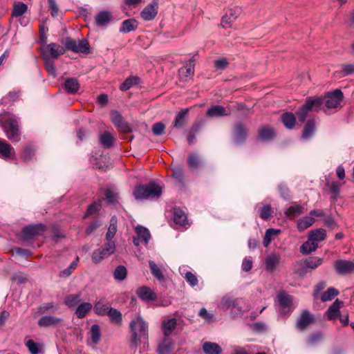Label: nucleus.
I'll return each instance as SVG.
<instances>
[{
  "label": "nucleus",
  "mask_w": 354,
  "mask_h": 354,
  "mask_svg": "<svg viewBox=\"0 0 354 354\" xmlns=\"http://www.w3.org/2000/svg\"><path fill=\"white\" fill-rule=\"evenodd\" d=\"M106 315L109 317L110 321L118 325L121 326L122 322V313L117 309L110 307Z\"/></svg>",
  "instance_id": "nucleus-32"
},
{
  "label": "nucleus",
  "mask_w": 354,
  "mask_h": 354,
  "mask_svg": "<svg viewBox=\"0 0 354 354\" xmlns=\"http://www.w3.org/2000/svg\"><path fill=\"white\" fill-rule=\"evenodd\" d=\"M315 321L314 315L308 310H302L300 316L297 319L296 328L301 330H305L310 324Z\"/></svg>",
  "instance_id": "nucleus-11"
},
{
  "label": "nucleus",
  "mask_w": 354,
  "mask_h": 354,
  "mask_svg": "<svg viewBox=\"0 0 354 354\" xmlns=\"http://www.w3.org/2000/svg\"><path fill=\"white\" fill-rule=\"evenodd\" d=\"M138 28V22L135 19H129L122 21L120 32L122 33H128L136 30Z\"/></svg>",
  "instance_id": "nucleus-29"
},
{
  "label": "nucleus",
  "mask_w": 354,
  "mask_h": 354,
  "mask_svg": "<svg viewBox=\"0 0 354 354\" xmlns=\"http://www.w3.org/2000/svg\"><path fill=\"white\" fill-rule=\"evenodd\" d=\"M323 104L322 97H308L299 110L297 112L298 120L304 122L310 111H318Z\"/></svg>",
  "instance_id": "nucleus-4"
},
{
  "label": "nucleus",
  "mask_w": 354,
  "mask_h": 354,
  "mask_svg": "<svg viewBox=\"0 0 354 354\" xmlns=\"http://www.w3.org/2000/svg\"><path fill=\"white\" fill-rule=\"evenodd\" d=\"M187 166L192 171L199 169L203 165V158L196 153H190L187 157Z\"/></svg>",
  "instance_id": "nucleus-16"
},
{
  "label": "nucleus",
  "mask_w": 354,
  "mask_h": 354,
  "mask_svg": "<svg viewBox=\"0 0 354 354\" xmlns=\"http://www.w3.org/2000/svg\"><path fill=\"white\" fill-rule=\"evenodd\" d=\"M42 59L44 60V67L48 71V74L54 77H56L57 71L54 64V62L51 59H49L48 55L46 54L44 55V58Z\"/></svg>",
  "instance_id": "nucleus-44"
},
{
  "label": "nucleus",
  "mask_w": 354,
  "mask_h": 354,
  "mask_svg": "<svg viewBox=\"0 0 354 354\" xmlns=\"http://www.w3.org/2000/svg\"><path fill=\"white\" fill-rule=\"evenodd\" d=\"M193 62L194 58L189 60V64H187L185 66L179 70L180 73L185 75V76L187 77H192L194 73V64L192 63Z\"/></svg>",
  "instance_id": "nucleus-50"
},
{
  "label": "nucleus",
  "mask_w": 354,
  "mask_h": 354,
  "mask_svg": "<svg viewBox=\"0 0 354 354\" xmlns=\"http://www.w3.org/2000/svg\"><path fill=\"white\" fill-rule=\"evenodd\" d=\"M243 303V301L241 298H236L234 304L230 308V315L232 317H241L243 315L245 310L242 306Z\"/></svg>",
  "instance_id": "nucleus-25"
},
{
  "label": "nucleus",
  "mask_w": 354,
  "mask_h": 354,
  "mask_svg": "<svg viewBox=\"0 0 354 354\" xmlns=\"http://www.w3.org/2000/svg\"><path fill=\"white\" fill-rule=\"evenodd\" d=\"M129 328L131 334V343L137 346L141 341H147L149 336V325L140 315L133 318L130 324Z\"/></svg>",
  "instance_id": "nucleus-2"
},
{
  "label": "nucleus",
  "mask_w": 354,
  "mask_h": 354,
  "mask_svg": "<svg viewBox=\"0 0 354 354\" xmlns=\"http://www.w3.org/2000/svg\"><path fill=\"white\" fill-rule=\"evenodd\" d=\"M339 294V291L335 288H329L326 292H324L321 299L323 301H327L332 300L335 296Z\"/></svg>",
  "instance_id": "nucleus-57"
},
{
  "label": "nucleus",
  "mask_w": 354,
  "mask_h": 354,
  "mask_svg": "<svg viewBox=\"0 0 354 354\" xmlns=\"http://www.w3.org/2000/svg\"><path fill=\"white\" fill-rule=\"evenodd\" d=\"M230 113L225 107L221 105H214L209 107L206 112V115L209 118H219L227 116Z\"/></svg>",
  "instance_id": "nucleus-19"
},
{
  "label": "nucleus",
  "mask_w": 354,
  "mask_h": 354,
  "mask_svg": "<svg viewBox=\"0 0 354 354\" xmlns=\"http://www.w3.org/2000/svg\"><path fill=\"white\" fill-rule=\"evenodd\" d=\"M158 0H153L140 12L141 17L145 21L153 20L158 14Z\"/></svg>",
  "instance_id": "nucleus-13"
},
{
  "label": "nucleus",
  "mask_w": 354,
  "mask_h": 354,
  "mask_svg": "<svg viewBox=\"0 0 354 354\" xmlns=\"http://www.w3.org/2000/svg\"><path fill=\"white\" fill-rule=\"evenodd\" d=\"M91 339L94 344L99 343L101 339V329L98 324H93L91 326Z\"/></svg>",
  "instance_id": "nucleus-46"
},
{
  "label": "nucleus",
  "mask_w": 354,
  "mask_h": 354,
  "mask_svg": "<svg viewBox=\"0 0 354 354\" xmlns=\"http://www.w3.org/2000/svg\"><path fill=\"white\" fill-rule=\"evenodd\" d=\"M334 268L339 274H346L354 272V262L348 260H337Z\"/></svg>",
  "instance_id": "nucleus-12"
},
{
  "label": "nucleus",
  "mask_w": 354,
  "mask_h": 354,
  "mask_svg": "<svg viewBox=\"0 0 354 354\" xmlns=\"http://www.w3.org/2000/svg\"><path fill=\"white\" fill-rule=\"evenodd\" d=\"M64 88L68 93L75 94L80 88V84L76 78L69 77L65 80Z\"/></svg>",
  "instance_id": "nucleus-27"
},
{
  "label": "nucleus",
  "mask_w": 354,
  "mask_h": 354,
  "mask_svg": "<svg viewBox=\"0 0 354 354\" xmlns=\"http://www.w3.org/2000/svg\"><path fill=\"white\" fill-rule=\"evenodd\" d=\"M65 52L64 48L56 43L47 44L41 49V57L44 58L45 54L48 55L49 59H57L59 55Z\"/></svg>",
  "instance_id": "nucleus-10"
},
{
  "label": "nucleus",
  "mask_w": 354,
  "mask_h": 354,
  "mask_svg": "<svg viewBox=\"0 0 354 354\" xmlns=\"http://www.w3.org/2000/svg\"><path fill=\"white\" fill-rule=\"evenodd\" d=\"M34 156L35 149L32 147L27 146L24 148L22 153V158L25 162H28L32 160Z\"/></svg>",
  "instance_id": "nucleus-62"
},
{
  "label": "nucleus",
  "mask_w": 354,
  "mask_h": 354,
  "mask_svg": "<svg viewBox=\"0 0 354 354\" xmlns=\"http://www.w3.org/2000/svg\"><path fill=\"white\" fill-rule=\"evenodd\" d=\"M149 266L151 270V274L156 277L158 281H162L164 279V275L161 270L153 261H149Z\"/></svg>",
  "instance_id": "nucleus-51"
},
{
  "label": "nucleus",
  "mask_w": 354,
  "mask_h": 354,
  "mask_svg": "<svg viewBox=\"0 0 354 354\" xmlns=\"http://www.w3.org/2000/svg\"><path fill=\"white\" fill-rule=\"evenodd\" d=\"M174 221L180 225H185L187 221L185 213L180 208H174Z\"/></svg>",
  "instance_id": "nucleus-39"
},
{
  "label": "nucleus",
  "mask_w": 354,
  "mask_h": 354,
  "mask_svg": "<svg viewBox=\"0 0 354 354\" xmlns=\"http://www.w3.org/2000/svg\"><path fill=\"white\" fill-rule=\"evenodd\" d=\"M19 97V92L10 91L1 100L2 103L8 104L10 102H14L18 100Z\"/></svg>",
  "instance_id": "nucleus-61"
},
{
  "label": "nucleus",
  "mask_w": 354,
  "mask_h": 354,
  "mask_svg": "<svg viewBox=\"0 0 354 354\" xmlns=\"http://www.w3.org/2000/svg\"><path fill=\"white\" fill-rule=\"evenodd\" d=\"M184 278L186 281L192 286L194 287L198 284V279L196 276L193 274L192 272L187 271L185 274Z\"/></svg>",
  "instance_id": "nucleus-64"
},
{
  "label": "nucleus",
  "mask_w": 354,
  "mask_h": 354,
  "mask_svg": "<svg viewBox=\"0 0 354 354\" xmlns=\"http://www.w3.org/2000/svg\"><path fill=\"white\" fill-rule=\"evenodd\" d=\"M64 46L67 50L75 53H88L90 51L89 44L84 39L77 41L70 37H67L65 40Z\"/></svg>",
  "instance_id": "nucleus-6"
},
{
  "label": "nucleus",
  "mask_w": 354,
  "mask_h": 354,
  "mask_svg": "<svg viewBox=\"0 0 354 354\" xmlns=\"http://www.w3.org/2000/svg\"><path fill=\"white\" fill-rule=\"evenodd\" d=\"M109 252H106L104 248H99L97 250H95L91 256V259L93 263H100L103 259L107 258L109 257Z\"/></svg>",
  "instance_id": "nucleus-41"
},
{
  "label": "nucleus",
  "mask_w": 354,
  "mask_h": 354,
  "mask_svg": "<svg viewBox=\"0 0 354 354\" xmlns=\"http://www.w3.org/2000/svg\"><path fill=\"white\" fill-rule=\"evenodd\" d=\"M78 261H79V258L77 257L75 259V261H73L71 264L70 266L66 268V269L63 270L60 274H59V277H69L72 272L75 270V268H77V263H78Z\"/></svg>",
  "instance_id": "nucleus-58"
},
{
  "label": "nucleus",
  "mask_w": 354,
  "mask_h": 354,
  "mask_svg": "<svg viewBox=\"0 0 354 354\" xmlns=\"http://www.w3.org/2000/svg\"><path fill=\"white\" fill-rule=\"evenodd\" d=\"M176 327V319L175 318L164 320L162 322V329L165 336H169Z\"/></svg>",
  "instance_id": "nucleus-34"
},
{
  "label": "nucleus",
  "mask_w": 354,
  "mask_h": 354,
  "mask_svg": "<svg viewBox=\"0 0 354 354\" xmlns=\"http://www.w3.org/2000/svg\"><path fill=\"white\" fill-rule=\"evenodd\" d=\"M304 212V206L297 202H292L291 205L285 211V215L290 220L301 215Z\"/></svg>",
  "instance_id": "nucleus-17"
},
{
  "label": "nucleus",
  "mask_w": 354,
  "mask_h": 354,
  "mask_svg": "<svg viewBox=\"0 0 354 354\" xmlns=\"http://www.w3.org/2000/svg\"><path fill=\"white\" fill-rule=\"evenodd\" d=\"M12 150L10 144L0 139V153L4 157H9Z\"/></svg>",
  "instance_id": "nucleus-59"
},
{
  "label": "nucleus",
  "mask_w": 354,
  "mask_h": 354,
  "mask_svg": "<svg viewBox=\"0 0 354 354\" xmlns=\"http://www.w3.org/2000/svg\"><path fill=\"white\" fill-rule=\"evenodd\" d=\"M203 351L205 354H221L222 348L216 343L207 342L203 345Z\"/></svg>",
  "instance_id": "nucleus-31"
},
{
  "label": "nucleus",
  "mask_w": 354,
  "mask_h": 354,
  "mask_svg": "<svg viewBox=\"0 0 354 354\" xmlns=\"http://www.w3.org/2000/svg\"><path fill=\"white\" fill-rule=\"evenodd\" d=\"M162 193V187L153 181L147 184L137 185L133 195L137 201L155 199L160 197Z\"/></svg>",
  "instance_id": "nucleus-3"
},
{
  "label": "nucleus",
  "mask_w": 354,
  "mask_h": 354,
  "mask_svg": "<svg viewBox=\"0 0 354 354\" xmlns=\"http://www.w3.org/2000/svg\"><path fill=\"white\" fill-rule=\"evenodd\" d=\"M249 129L242 122H236L233 128L234 142L241 145L245 142L248 136Z\"/></svg>",
  "instance_id": "nucleus-7"
},
{
  "label": "nucleus",
  "mask_w": 354,
  "mask_h": 354,
  "mask_svg": "<svg viewBox=\"0 0 354 354\" xmlns=\"http://www.w3.org/2000/svg\"><path fill=\"white\" fill-rule=\"evenodd\" d=\"M136 232L137 236L140 238L145 244H147L149 243L151 239V234L147 228L138 225L136 228Z\"/></svg>",
  "instance_id": "nucleus-42"
},
{
  "label": "nucleus",
  "mask_w": 354,
  "mask_h": 354,
  "mask_svg": "<svg viewBox=\"0 0 354 354\" xmlns=\"http://www.w3.org/2000/svg\"><path fill=\"white\" fill-rule=\"evenodd\" d=\"M272 216V208L270 205H263L260 209V217L263 220H268Z\"/></svg>",
  "instance_id": "nucleus-63"
},
{
  "label": "nucleus",
  "mask_w": 354,
  "mask_h": 354,
  "mask_svg": "<svg viewBox=\"0 0 354 354\" xmlns=\"http://www.w3.org/2000/svg\"><path fill=\"white\" fill-rule=\"evenodd\" d=\"M80 294H71L65 297L64 304L69 308L77 306L81 301Z\"/></svg>",
  "instance_id": "nucleus-45"
},
{
  "label": "nucleus",
  "mask_w": 354,
  "mask_h": 354,
  "mask_svg": "<svg viewBox=\"0 0 354 354\" xmlns=\"http://www.w3.org/2000/svg\"><path fill=\"white\" fill-rule=\"evenodd\" d=\"M110 307L107 304H104L101 301H97L95 304L93 310L95 313L100 316H105Z\"/></svg>",
  "instance_id": "nucleus-53"
},
{
  "label": "nucleus",
  "mask_w": 354,
  "mask_h": 354,
  "mask_svg": "<svg viewBox=\"0 0 354 354\" xmlns=\"http://www.w3.org/2000/svg\"><path fill=\"white\" fill-rule=\"evenodd\" d=\"M317 247V243L308 240L302 244L300 248V252L304 254H308L316 250Z\"/></svg>",
  "instance_id": "nucleus-48"
},
{
  "label": "nucleus",
  "mask_w": 354,
  "mask_h": 354,
  "mask_svg": "<svg viewBox=\"0 0 354 354\" xmlns=\"http://www.w3.org/2000/svg\"><path fill=\"white\" fill-rule=\"evenodd\" d=\"M0 127L7 138L11 142H18L20 141V127L19 120L15 116L8 113L0 114Z\"/></svg>",
  "instance_id": "nucleus-1"
},
{
  "label": "nucleus",
  "mask_w": 354,
  "mask_h": 354,
  "mask_svg": "<svg viewBox=\"0 0 354 354\" xmlns=\"http://www.w3.org/2000/svg\"><path fill=\"white\" fill-rule=\"evenodd\" d=\"M111 120L115 127L120 131L130 133L132 131L131 125L123 118L122 115L117 111L110 112Z\"/></svg>",
  "instance_id": "nucleus-9"
},
{
  "label": "nucleus",
  "mask_w": 354,
  "mask_h": 354,
  "mask_svg": "<svg viewBox=\"0 0 354 354\" xmlns=\"http://www.w3.org/2000/svg\"><path fill=\"white\" fill-rule=\"evenodd\" d=\"M138 83V78L137 77L131 76L127 77L123 83L120 86L121 91H127L131 88L133 86Z\"/></svg>",
  "instance_id": "nucleus-54"
},
{
  "label": "nucleus",
  "mask_w": 354,
  "mask_h": 354,
  "mask_svg": "<svg viewBox=\"0 0 354 354\" xmlns=\"http://www.w3.org/2000/svg\"><path fill=\"white\" fill-rule=\"evenodd\" d=\"M189 109L185 108L181 109L176 115L174 121V128L176 129H183L187 124V118L189 115Z\"/></svg>",
  "instance_id": "nucleus-18"
},
{
  "label": "nucleus",
  "mask_w": 354,
  "mask_h": 354,
  "mask_svg": "<svg viewBox=\"0 0 354 354\" xmlns=\"http://www.w3.org/2000/svg\"><path fill=\"white\" fill-rule=\"evenodd\" d=\"M344 97L343 93L339 89H335L332 92H328L323 100V104L327 109H335L340 105Z\"/></svg>",
  "instance_id": "nucleus-8"
},
{
  "label": "nucleus",
  "mask_w": 354,
  "mask_h": 354,
  "mask_svg": "<svg viewBox=\"0 0 354 354\" xmlns=\"http://www.w3.org/2000/svg\"><path fill=\"white\" fill-rule=\"evenodd\" d=\"M95 22L98 26L107 25L112 19V15L109 11H100L95 15Z\"/></svg>",
  "instance_id": "nucleus-23"
},
{
  "label": "nucleus",
  "mask_w": 354,
  "mask_h": 354,
  "mask_svg": "<svg viewBox=\"0 0 354 354\" xmlns=\"http://www.w3.org/2000/svg\"><path fill=\"white\" fill-rule=\"evenodd\" d=\"M116 232H117L116 221H114V220L112 218L111 220V223H110L109 227L108 228V231L106 234L105 239L106 240H113V238L115 235Z\"/></svg>",
  "instance_id": "nucleus-60"
},
{
  "label": "nucleus",
  "mask_w": 354,
  "mask_h": 354,
  "mask_svg": "<svg viewBox=\"0 0 354 354\" xmlns=\"http://www.w3.org/2000/svg\"><path fill=\"white\" fill-rule=\"evenodd\" d=\"M27 10V6L21 2L15 3L12 10V16L18 17L24 15Z\"/></svg>",
  "instance_id": "nucleus-56"
},
{
  "label": "nucleus",
  "mask_w": 354,
  "mask_h": 354,
  "mask_svg": "<svg viewBox=\"0 0 354 354\" xmlns=\"http://www.w3.org/2000/svg\"><path fill=\"white\" fill-rule=\"evenodd\" d=\"M173 351L172 342L168 338H165L158 344L157 353L158 354H171Z\"/></svg>",
  "instance_id": "nucleus-30"
},
{
  "label": "nucleus",
  "mask_w": 354,
  "mask_h": 354,
  "mask_svg": "<svg viewBox=\"0 0 354 354\" xmlns=\"http://www.w3.org/2000/svg\"><path fill=\"white\" fill-rule=\"evenodd\" d=\"M138 297L144 301H155L157 299L156 294L149 287L142 286L137 290Z\"/></svg>",
  "instance_id": "nucleus-20"
},
{
  "label": "nucleus",
  "mask_w": 354,
  "mask_h": 354,
  "mask_svg": "<svg viewBox=\"0 0 354 354\" xmlns=\"http://www.w3.org/2000/svg\"><path fill=\"white\" fill-rule=\"evenodd\" d=\"M46 230V226L42 223H37L25 226L21 230V239L30 241L41 235Z\"/></svg>",
  "instance_id": "nucleus-5"
},
{
  "label": "nucleus",
  "mask_w": 354,
  "mask_h": 354,
  "mask_svg": "<svg viewBox=\"0 0 354 354\" xmlns=\"http://www.w3.org/2000/svg\"><path fill=\"white\" fill-rule=\"evenodd\" d=\"M92 309V304L88 302H84L80 304L75 310V315L79 319L86 317V314Z\"/></svg>",
  "instance_id": "nucleus-37"
},
{
  "label": "nucleus",
  "mask_w": 354,
  "mask_h": 354,
  "mask_svg": "<svg viewBox=\"0 0 354 354\" xmlns=\"http://www.w3.org/2000/svg\"><path fill=\"white\" fill-rule=\"evenodd\" d=\"M342 305L343 302L342 301H339L338 299H336L326 312L328 319L333 320L336 318Z\"/></svg>",
  "instance_id": "nucleus-22"
},
{
  "label": "nucleus",
  "mask_w": 354,
  "mask_h": 354,
  "mask_svg": "<svg viewBox=\"0 0 354 354\" xmlns=\"http://www.w3.org/2000/svg\"><path fill=\"white\" fill-rule=\"evenodd\" d=\"M236 298L230 295H225L222 297L220 303L218 305V308L223 310H227L233 306Z\"/></svg>",
  "instance_id": "nucleus-38"
},
{
  "label": "nucleus",
  "mask_w": 354,
  "mask_h": 354,
  "mask_svg": "<svg viewBox=\"0 0 354 354\" xmlns=\"http://www.w3.org/2000/svg\"><path fill=\"white\" fill-rule=\"evenodd\" d=\"M315 131V119L308 120L304 128L301 138L309 139L312 137Z\"/></svg>",
  "instance_id": "nucleus-28"
},
{
  "label": "nucleus",
  "mask_w": 354,
  "mask_h": 354,
  "mask_svg": "<svg viewBox=\"0 0 354 354\" xmlns=\"http://www.w3.org/2000/svg\"><path fill=\"white\" fill-rule=\"evenodd\" d=\"M62 319L51 315L43 316L41 317L37 324L40 327H50L56 326L62 322Z\"/></svg>",
  "instance_id": "nucleus-21"
},
{
  "label": "nucleus",
  "mask_w": 354,
  "mask_h": 354,
  "mask_svg": "<svg viewBox=\"0 0 354 354\" xmlns=\"http://www.w3.org/2000/svg\"><path fill=\"white\" fill-rule=\"evenodd\" d=\"M326 236V230L319 228L315 230H311L309 232L308 239L310 241L317 243V241H322L325 239Z\"/></svg>",
  "instance_id": "nucleus-35"
},
{
  "label": "nucleus",
  "mask_w": 354,
  "mask_h": 354,
  "mask_svg": "<svg viewBox=\"0 0 354 354\" xmlns=\"http://www.w3.org/2000/svg\"><path fill=\"white\" fill-rule=\"evenodd\" d=\"M241 12V8L235 7L230 9L222 17L221 25L223 27L231 26L232 22L235 21Z\"/></svg>",
  "instance_id": "nucleus-14"
},
{
  "label": "nucleus",
  "mask_w": 354,
  "mask_h": 354,
  "mask_svg": "<svg viewBox=\"0 0 354 354\" xmlns=\"http://www.w3.org/2000/svg\"><path fill=\"white\" fill-rule=\"evenodd\" d=\"M102 207V201L98 200L91 203L87 208L84 218L97 214Z\"/></svg>",
  "instance_id": "nucleus-47"
},
{
  "label": "nucleus",
  "mask_w": 354,
  "mask_h": 354,
  "mask_svg": "<svg viewBox=\"0 0 354 354\" xmlns=\"http://www.w3.org/2000/svg\"><path fill=\"white\" fill-rule=\"evenodd\" d=\"M276 134L272 127L263 126L259 131V137L262 140H270L275 137Z\"/></svg>",
  "instance_id": "nucleus-26"
},
{
  "label": "nucleus",
  "mask_w": 354,
  "mask_h": 354,
  "mask_svg": "<svg viewBox=\"0 0 354 354\" xmlns=\"http://www.w3.org/2000/svg\"><path fill=\"white\" fill-rule=\"evenodd\" d=\"M303 261L304 265L308 268L315 269L322 263L323 259L316 257H310L305 259Z\"/></svg>",
  "instance_id": "nucleus-43"
},
{
  "label": "nucleus",
  "mask_w": 354,
  "mask_h": 354,
  "mask_svg": "<svg viewBox=\"0 0 354 354\" xmlns=\"http://www.w3.org/2000/svg\"><path fill=\"white\" fill-rule=\"evenodd\" d=\"M280 230H275L273 228L268 229L266 232L263 241V244L264 247L267 248L270 245L272 239V237L278 235L280 233Z\"/></svg>",
  "instance_id": "nucleus-49"
},
{
  "label": "nucleus",
  "mask_w": 354,
  "mask_h": 354,
  "mask_svg": "<svg viewBox=\"0 0 354 354\" xmlns=\"http://www.w3.org/2000/svg\"><path fill=\"white\" fill-rule=\"evenodd\" d=\"M278 300L280 306V313L283 315L288 313L290 312L289 308L292 302V297L284 292H281L278 295Z\"/></svg>",
  "instance_id": "nucleus-15"
},
{
  "label": "nucleus",
  "mask_w": 354,
  "mask_h": 354,
  "mask_svg": "<svg viewBox=\"0 0 354 354\" xmlns=\"http://www.w3.org/2000/svg\"><path fill=\"white\" fill-rule=\"evenodd\" d=\"M105 200L109 205H115L118 203V194L108 189L104 192Z\"/></svg>",
  "instance_id": "nucleus-55"
},
{
  "label": "nucleus",
  "mask_w": 354,
  "mask_h": 354,
  "mask_svg": "<svg viewBox=\"0 0 354 354\" xmlns=\"http://www.w3.org/2000/svg\"><path fill=\"white\" fill-rule=\"evenodd\" d=\"M281 121L286 128L292 129L295 125L296 118L292 113L287 112L281 115Z\"/></svg>",
  "instance_id": "nucleus-36"
},
{
  "label": "nucleus",
  "mask_w": 354,
  "mask_h": 354,
  "mask_svg": "<svg viewBox=\"0 0 354 354\" xmlns=\"http://www.w3.org/2000/svg\"><path fill=\"white\" fill-rule=\"evenodd\" d=\"M127 275V270L124 266H118L113 272L114 279L121 281L126 279Z\"/></svg>",
  "instance_id": "nucleus-52"
},
{
  "label": "nucleus",
  "mask_w": 354,
  "mask_h": 354,
  "mask_svg": "<svg viewBox=\"0 0 354 354\" xmlns=\"http://www.w3.org/2000/svg\"><path fill=\"white\" fill-rule=\"evenodd\" d=\"M315 221L314 217H312L310 214L306 216L297 221V229L299 231H304L310 227Z\"/></svg>",
  "instance_id": "nucleus-33"
},
{
  "label": "nucleus",
  "mask_w": 354,
  "mask_h": 354,
  "mask_svg": "<svg viewBox=\"0 0 354 354\" xmlns=\"http://www.w3.org/2000/svg\"><path fill=\"white\" fill-rule=\"evenodd\" d=\"M280 257L276 254H272L266 259L265 266L267 271L272 272L280 262Z\"/></svg>",
  "instance_id": "nucleus-24"
},
{
  "label": "nucleus",
  "mask_w": 354,
  "mask_h": 354,
  "mask_svg": "<svg viewBox=\"0 0 354 354\" xmlns=\"http://www.w3.org/2000/svg\"><path fill=\"white\" fill-rule=\"evenodd\" d=\"M113 138L108 131L100 135V142L104 149H109L113 146Z\"/></svg>",
  "instance_id": "nucleus-40"
}]
</instances>
